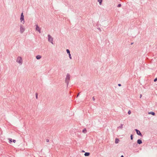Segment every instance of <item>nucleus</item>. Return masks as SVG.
<instances>
[{"label": "nucleus", "instance_id": "1", "mask_svg": "<svg viewBox=\"0 0 157 157\" xmlns=\"http://www.w3.org/2000/svg\"><path fill=\"white\" fill-rule=\"evenodd\" d=\"M16 62L18 63L20 65L22 63V58L21 57H18L17 59Z\"/></svg>", "mask_w": 157, "mask_h": 157}, {"label": "nucleus", "instance_id": "2", "mask_svg": "<svg viewBox=\"0 0 157 157\" xmlns=\"http://www.w3.org/2000/svg\"><path fill=\"white\" fill-rule=\"evenodd\" d=\"M48 41L50 42L52 44H53V38L50 35H48Z\"/></svg>", "mask_w": 157, "mask_h": 157}, {"label": "nucleus", "instance_id": "3", "mask_svg": "<svg viewBox=\"0 0 157 157\" xmlns=\"http://www.w3.org/2000/svg\"><path fill=\"white\" fill-rule=\"evenodd\" d=\"M20 19L21 22L23 24H24L25 21L24 19V16L23 13H22L21 14Z\"/></svg>", "mask_w": 157, "mask_h": 157}, {"label": "nucleus", "instance_id": "4", "mask_svg": "<svg viewBox=\"0 0 157 157\" xmlns=\"http://www.w3.org/2000/svg\"><path fill=\"white\" fill-rule=\"evenodd\" d=\"M25 30L24 28L21 26L20 28V31L21 33H23Z\"/></svg>", "mask_w": 157, "mask_h": 157}, {"label": "nucleus", "instance_id": "5", "mask_svg": "<svg viewBox=\"0 0 157 157\" xmlns=\"http://www.w3.org/2000/svg\"><path fill=\"white\" fill-rule=\"evenodd\" d=\"M36 31H38L40 33V29L37 25H36Z\"/></svg>", "mask_w": 157, "mask_h": 157}, {"label": "nucleus", "instance_id": "6", "mask_svg": "<svg viewBox=\"0 0 157 157\" xmlns=\"http://www.w3.org/2000/svg\"><path fill=\"white\" fill-rule=\"evenodd\" d=\"M135 130L136 132V133L138 135L140 136H142V135L141 134V133L140 131H139L136 129H135Z\"/></svg>", "mask_w": 157, "mask_h": 157}, {"label": "nucleus", "instance_id": "7", "mask_svg": "<svg viewBox=\"0 0 157 157\" xmlns=\"http://www.w3.org/2000/svg\"><path fill=\"white\" fill-rule=\"evenodd\" d=\"M70 75L69 74H67L66 78V80L68 81L69 80Z\"/></svg>", "mask_w": 157, "mask_h": 157}, {"label": "nucleus", "instance_id": "8", "mask_svg": "<svg viewBox=\"0 0 157 157\" xmlns=\"http://www.w3.org/2000/svg\"><path fill=\"white\" fill-rule=\"evenodd\" d=\"M36 58L37 59H39L41 58V56L40 55H38L36 56Z\"/></svg>", "mask_w": 157, "mask_h": 157}, {"label": "nucleus", "instance_id": "9", "mask_svg": "<svg viewBox=\"0 0 157 157\" xmlns=\"http://www.w3.org/2000/svg\"><path fill=\"white\" fill-rule=\"evenodd\" d=\"M148 114H151L153 116H154L155 115V113L153 112H148Z\"/></svg>", "mask_w": 157, "mask_h": 157}, {"label": "nucleus", "instance_id": "10", "mask_svg": "<svg viewBox=\"0 0 157 157\" xmlns=\"http://www.w3.org/2000/svg\"><path fill=\"white\" fill-rule=\"evenodd\" d=\"M137 142L139 144H140L142 143V141L140 140H138L137 141Z\"/></svg>", "mask_w": 157, "mask_h": 157}, {"label": "nucleus", "instance_id": "11", "mask_svg": "<svg viewBox=\"0 0 157 157\" xmlns=\"http://www.w3.org/2000/svg\"><path fill=\"white\" fill-rule=\"evenodd\" d=\"M84 155L85 156H88L90 155V153L88 152H86L85 153Z\"/></svg>", "mask_w": 157, "mask_h": 157}, {"label": "nucleus", "instance_id": "12", "mask_svg": "<svg viewBox=\"0 0 157 157\" xmlns=\"http://www.w3.org/2000/svg\"><path fill=\"white\" fill-rule=\"evenodd\" d=\"M119 140L118 139H116L115 140V143L116 144H117L119 143Z\"/></svg>", "mask_w": 157, "mask_h": 157}, {"label": "nucleus", "instance_id": "13", "mask_svg": "<svg viewBox=\"0 0 157 157\" xmlns=\"http://www.w3.org/2000/svg\"><path fill=\"white\" fill-rule=\"evenodd\" d=\"M82 132L83 133H86V129H84L82 130Z\"/></svg>", "mask_w": 157, "mask_h": 157}, {"label": "nucleus", "instance_id": "14", "mask_svg": "<svg viewBox=\"0 0 157 157\" xmlns=\"http://www.w3.org/2000/svg\"><path fill=\"white\" fill-rule=\"evenodd\" d=\"M98 2H99V4L101 5L102 2V0H98Z\"/></svg>", "mask_w": 157, "mask_h": 157}, {"label": "nucleus", "instance_id": "15", "mask_svg": "<svg viewBox=\"0 0 157 157\" xmlns=\"http://www.w3.org/2000/svg\"><path fill=\"white\" fill-rule=\"evenodd\" d=\"M66 51H67V53L68 54H70V51L68 49H67Z\"/></svg>", "mask_w": 157, "mask_h": 157}, {"label": "nucleus", "instance_id": "16", "mask_svg": "<svg viewBox=\"0 0 157 157\" xmlns=\"http://www.w3.org/2000/svg\"><path fill=\"white\" fill-rule=\"evenodd\" d=\"M8 140L10 141V143H11L12 142V139L11 138H9L8 139Z\"/></svg>", "mask_w": 157, "mask_h": 157}, {"label": "nucleus", "instance_id": "17", "mask_svg": "<svg viewBox=\"0 0 157 157\" xmlns=\"http://www.w3.org/2000/svg\"><path fill=\"white\" fill-rule=\"evenodd\" d=\"M69 57L70 59H72V57L71 56V54H69Z\"/></svg>", "mask_w": 157, "mask_h": 157}, {"label": "nucleus", "instance_id": "18", "mask_svg": "<svg viewBox=\"0 0 157 157\" xmlns=\"http://www.w3.org/2000/svg\"><path fill=\"white\" fill-rule=\"evenodd\" d=\"M131 112L130 110H129L128 111V113L129 114H131Z\"/></svg>", "mask_w": 157, "mask_h": 157}, {"label": "nucleus", "instance_id": "19", "mask_svg": "<svg viewBox=\"0 0 157 157\" xmlns=\"http://www.w3.org/2000/svg\"><path fill=\"white\" fill-rule=\"evenodd\" d=\"M132 135H131V136H130V137H131V140H132L133 139V137H132Z\"/></svg>", "mask_w": 157, "mask_h": 157}, {"label": "nucleus", "instance_id": "20", "mask_svg": "<svg viewBox=\"0 0 157 157\" xmlns=\"http://www.w3.org/2000/svg\"><path fill=\"white\" fill-rule=\"evenodd\" d=\"M121 5L120 4H119L118 5L117 7H120L121 6Z\"/></svg>", "mask_w": 157, "mask_h": 157}, {"label": "nucleus", "instance_id": "21", "mask_svg": "<svg viewBox=\"0 0 157 157\" xmlns=\"http://www.w3.org/2000/svg\"><path fill=\"white\" fill-rule=\"evenodd\" d=\"M156 81H157V78H155L154 80V81L155 82H156Z\"/></svg>", "mask_w": 157, "mask_h": 157}, {"label": "nucleus", "instance_id": "22", "mask_svg": "<svg viewBox=\"0 0 157 157\" xmlns=\"http://www.w3.org/2000/svg\"><path fill=\"white\" fill-rule=\"evenodd\" d=\"M36 99H37V97H38V94L37 93H36Z\"/></svg>", "mask_w": 157, "mask_h": 157}, {"label": "nucleus", "instance_id": "23", "mask_svg": "<svg viewBox=\"0 0 157 157\" xmlns=\"http://www.w3.org/2000/svg\"><path fill=\"white\" fill-rule=\"evenodd\" d=\"M13 142L14 143H15L16 142V140H13Z\"/></svg>", "mask_w": 157, "mask_h": 157}, {"label": "nucleus", "instance_id": "24", "mask_svg": "<svg viewBox=\"0 0 157 157\" xmlns=\"http://www.w3.org/2000/svg\"><path fill=\"white\" fill-rule=\"evenodd\" d=\"M46 141H47V142H49V140L48 139H47V140H46Z\"/></svg>", "mask_w": 157, "mask_h": 157}, {"label": "nucleus", "instance_id": "25", "mask_svg": "<svg viewBox=\"0 0 157 157\" xmlns=\"http://www.w3.org/2000/svg\"><path fill=\"white\" fill-rule=\"evenodd\" d=\"M92 99L93 100H95V99H94V97H93V98H92Z\"/></svg>", "mask_w": 157, "mask_h": 157}, {"label": "nucleus", "instance_id": "26", "mask_svg": "<svg viewBox=\"0 0 157 157\" xmlns=\"http://www.w3.org/2000/svg\"><path fill=\"white\" fill-rule=\"evenodd\" d=\"M118 86H121V84H118Z\"/></svg>", "mask_w": 157, "mask_h": 157}, {"label": "nucleus", "instance_id": "27", "mask_svg": "<svg viewBox=\"0 0 157 157\" xmlns=\"http://www.w3.org/2000/svg\"><path fill=\"white\" fill-rule=\"evenodd\" d=\"M121 157H124V156L123 155H122L121 156Z\"/></svg>", "mask_w": 157, "mask_h": 157}, {"label": "nucleus", "instance_id": "28", "mask_svg": "<svg viewBox=\"0 0 157 157\" xmlns=\"http://www.w3.org/2000/svg\"><path fill=\"white\" fill-rule=\"evenodd\" d=\"M142 96V95H141L140 96V98H141Z\"/></svg>", "mask_w": 157, "mask_h": 157}]
</instances>
